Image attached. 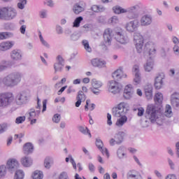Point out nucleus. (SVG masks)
I'll use <instances>...</instances> for the list:
<instances>
[{"mask_svg":"<svg viewBox=\"0 0 179 179\" xmlns=\"http://www.w3.org/2000/svg\"><path fill=\"white\" fill-rule=\"evenodd\" d=\"M22 152L24 155H31L34 152V145L31 143H27L22 147Z\"/></svg>","mask_w":179,"mask_h":179,"instance_id":"obj_26","label":"nucleus"},{"mask_svg":"<svg viewBox=\"0 0 179 179\" xmlns=\"http://www.w3.org/2000/svg\"><path fill=\"white\" fill-rule=\"evenodd\" d=\"M10 57L13 61L17 62L19 61H22L23 54L22 53V50L19 49H15L11 51Z\"/></svg>","mask_w":179,"mask_h":179,"instance_id":"obj_22","label":"nucleus"},{"mask_svg":"<svg viewBox=\"0 0 179 179\" xmlns=\"http://www.w3.org/2000/svg\"><path fill=\"white\" fill-rule=\"evenodd\" d=\"M122 90V85L115 81V80H110L108 83V91L109 93H111L112 94H118L119 93H121V91Z\"/></svg>","mask_w":179,"mask_h":179,"instance_id":"obj_9","label":"nucleus"},{"mask_svg":"<svg viewBox=\"0 0 179 179\" xmlns=\"http://www.w3.org/2000/svg\"><path fill=\"white\" fill-rule=\"evenodd\" d=\"M129 111V103L125 101L120 102L112 109V114L113 117L118 118L116 121L115 125L118 128H121L127 124L128 117L126 114Z\"/></svg>","mask_w":179,"mask_h":179,"instance_id":"obj_2","label":"nucleus"},{"mask_svg":"<svg viewBox=\"0 0 179 179\" xmlns=\"http://www.w3.org/2000/svg\"><path fill=\"white\" fill-rule=\"evenodd\" d=\"M167 162L169 169L172 171H176V170H177V164H176V162H174V161L170 158L167 159Z\"/></svg>","mask_w":179,"mask_h":179,"instance_id":"obj_48","label":"nucleus"},{"mask_svg":"<svg viewBox=\"0 0 179 179\" xmlns=\"http://www.w3.org/2000/svg\"><path fill=\"white\" fill-rule=\"evenodd\" d=\"M22 82V73L13 72L6 76L3 80L0 78V85L3 83L6 87H15Z\"/></svg>","mask_w":179,"mask_h":179,"instance_id":"obj_4","label":"nucleus"},{"mask_svg":"<svg viewBox=\"0 0 179 179\" xmlns=\"http://www.w3.org/2000/svg\"><path fill=\"white\" fill-rule=\"evenodd\" d=\"M154 100L155 103H163V100H164L163 94L160 92H156L154 96Z\"/></svg>","mask_w":179,"mask_h":179,"instance_id":"obj_40","label":"nucleus"},{"mask_svg":"<svg viewBox=\"0 0 179 179\" xmlns=\"http://www.w3.org/2000/svg\"><path fill=\"white\" fill-rule=\"evenodd\" d=\"M15 96L12 92H3L0 94V108H8L13 104Z\"/></svg>","mask_w":179,"mask_h":179,"instance_id":"obj_7","label":"nucleus"},{"mask_svg":"<svg viewBox=\"0 0 179 179\" xmlns=\"http://www.w3.org/2000/svg\"><path fill=\"white\" fill-rule=\"evenodd\" d=\"M10 123H2L0 124V134L6 132L9 128H10Z\"/></svg>","mask_w":179,"mask_h":179,"instance_id":"obj_44","label":"nucleus"},{"mask_svg":"<svg viewBox=\"0 0 179 179\" xmlns=\"http://www.w3.org/2000/svg\"><path fill=\"white\" fill-rule=\"evenodd\" d=\"M39 17L41 19H47L48 17V10L43 9L39 12Z\"/></svg>","mask_w":179,"mask_h":179,"instance_id":"obj_55","label":"nucleus"},{"mask_svg":"<svg viewBox=\"0 0 179 179\" xmlns=\"http://www.w3.org/2000/svg\"><path fill=\"white\" fill-rule=\"evenodd\" d=\"M38 37H39L41 43L43 47H45V48H51V45H50V43H48L47 41L44 39V37H43V35L41 34V31L38 32Z\"/></svg>","mask_w":179,"mask_h":179,"instance_id":"obj_36","label":"nucleus"},{"mask_svg":"<svg viewBox=\"0 0 179 179\" xmlns=\"http://www.w3.org/2000/svg\"><path fill=\"white\" fill-rule=\"evenodd\" d=\"M19 166H20V164L19 163V161L15 158H9L6 164V167L8 170V171H15L17 169H19Z\"/></svg>","mask_w":179,"mask_h":179,"instance_id":"obj_16","label":"nucleus"},{"mask_svg":"<svg viewBox=\"0 0 179 179\" xmlns=\"http://www.w3.org/2000/svg\"><path fill=\"white\" fill-rule=\"evenodd\" d=\"M31 179H43L44 178V173L43 171L36 170L31 173Z\"/></svg>","mask_w":179,"mask_h":179,"instance_id":"obj_31","label":"nucleus"},{"mask_svg":"<svg viewBox=\"0 0 179 179\" xmlns=\"http://www.w3.org/2000/svg\"><path fill=\"white\" fill-rule=\"evenodd\" d=\"M138 17H139V15L136 13L132 14L130 19L134 20L127 22L124 24V29L128 33H134V43L136 45L137 52L141 54V52L143 51V43L145 39L141 32L136 31L141 26Z\"/></svg>","mask_w":179,"mask_h":179,"instance_id":"obj_1","label":"nucleus"},{"mask_svg":"<svg viewBox=\"0 0 179 179\" xmlns=\"http://www.w3.org/2000/svg\"><path fill=\"white\" fill-rule=\"evenodd\" d=\"M127 179H143L142 174L138 170L132 169L128 171L127 174Z\"/></svg>","mask_w":179,"mask_h":179,"instance_id":"obj_23","label":"nucleus"},{"mask_svg":"<svg viewBox=\"0 0 179 179\" xmlns=\"http://www.w3.org/2000/svg\"><path fill=\"white\" fill-rule=\"evenodd\" d=\"M26 121V116H19L15 119V124H23Z\"/></svg>","mask_w":179,"mask_h":179,"instance_id":"obj_58","label":"nucleus"},{"mask_svg":"<svg viewBox=\"0 0 179 179\" xmlns=\"http://www.w3.org/2000/svg\"><path fill=\"white\" fill-rule=\"evenodd\" d=\"M76 100H80L81 101H85L86 100V95H85L83 91H79L78 92Z\"/></svg>","mask_w":179,"mask_h":179,"instance_id":"obj_54","label":"nucleus"},{"mask_svg":"<svg viewBox=\"0 0 179 179\" xmlns=\"http://www.w3.org/2000/svg\"><path fill=\"white\" fill-rule=\"evenodd\" d=\"M140 6L139 4H136L134 6H131L127 8H126L127 13H132V12H135V10H138Z\"/></svg>","mask_w":179,"mask_h":179,"instance_id":"obj_53","label":"nucleus"},{"mask_svg":"<svg viewBox=\"0 0 179 179\" xmlns=\"http://www.w3.org/2000/svg\"><path fill=\"white\" fill-rule=\"evenodd\" d=\"M96 108V104L90 103V99H87L86 104L85 106V111H93Z\"/></svg>","mask_w":179,"mask_h":179,"instance_id":"obj_38","label":"nucleus"},{"mask_svg":"<svg viewBox=\"0 0 179 179\" xmlns=\"http://www.w3.org/2000/svg\"><path fill=\"white\" fill-rule=\"evenodd\" d=\"M115 40L120 44L125 45L129 43L128 35L122 29H115Z\"/></svg>","mask_w":179,"mask_h":179,"instance_id":"obj_8","label":"nucleus"},{"mask_svg":"<svg viewBox=\"0 0 179 179\" xmlns=\"http://www.w3.org/2000/svg\"><path fill=\"white\" fill-rule=\"evenodd\" d=\"M145 48L148 50L149 55L153 56L156 55V52L157 51V45L153 42H147L145 44Z\"/></svg>","mask_w":179,"mask_h":179,"instance_id":"obj_24","label":"nucleus"},{"mask_svg":"<svg viewBox=\"0 0 179 179\" xmlns=\"http://www.w3.org/2000/svg\"><path fill=\"white\" fill-rule=\"evenodd\" d=\"M132 73L134 74L133 83L135 86L142 83V74L141 73V66L139 64H135L132 68Z\"/></svg>","mask_w":179,"mask_h":179,"instance_id":"obj_10","label":"nucleus"},{"mask_svg":"<svg viewBox=\"0 0 179 179\" xmlns=\"http://www.w3.org/2000/svg\"><path fill=\"white\" fill-rule=\"evenodd\" d=\"M78 130L81 134H83V135H88L89 138H92V134H90V130L86 127L80 126L78 127Z\"/></svg>","mask_w":179,"mask_h":179,"instance_id":"obj_41","label":"nucleus"},{"mask_svg":"<svg viewBox=\"0 0 179 179\" xmlns=\"http://www.w3.org/2000/svg\"><path fill=\"white\" fill-rule=\"evenodd\" d=\"M17 1H18V3L17 4V6L18 9H20L21 10L24 9L27 3V0H17Z\"/></svg>","mask_w":179,"mask_h":179,"instance_id":"obj_52","label":"nucleus"},{"mask_svg":"<svg viewBox=\"0 0 179 179\" xmlns=\"http://www.w3.org/2000/svg\"><path fill=\"white\" fill-rule=\"evenodd\" d=\"M113 29H106L103 33V44L106 47L111 45L113 43V36H114Z\"/></svg>","mask_w":179,"mask_h":179,"instance_id":"obj_13","label":"nucleus"},{"mask_svg":"<svg viewBox=\"0 0 179 179\" xmlns=\"http://www.w3.org/2000/svg\"><path fill=\"white\" fill-rule=\"evenodd\" d=\"M96 145L98 148V149H101L103 146V141L101 139L97 138L96 140Z\"/></svg>","mask_w":179,"mask_h":179,"instance_id":"obj_61","label":"nucleus"},{"mask_svg":"<svg viewBox=\"0 0 179 179\" xmlns=\"http://www.w3.org/2000/svg\"><path fill=\"white\" fill-rule=\"evenodd\" d=\"M166 79V75L164 73H158L154 82V86L157 90H160L164 86V80Z\"/></svg>","mask_w":179,"mask_h":179,"instance_id":"obj_15","label":"nucleus"},{"mask_svg":"<svg viewBox=\"0 0 179 179\" xmlns=\"http://www.w3.org/2000/svg\"><path fill=\"white\" fill-rule=\"evenodd\" d=\"M113 13L115 15H121L122 13H127V8H124L120 6H115L112 8Z\"/></svg>","mask_w":179,"mask_h":179,"instance_id":"obj_32","label":"nucleus"},{"mask_svg":"<svg viewBox=\"0 0 179 179\" xmlns=\"http://www.w3.org/2000/svg\"><path fill=\"white\" fill-rule=\"evenodd\" d=\"M179 99V92H174L171 94L170 96V101L171 103L175 102L176 103V100H178Z\"/></svg>","mask_w":179,"mask_h":179,"instance_id":"obj_51","label":"nucleus"},{"mask_svg":"<svg viewBox=\"0 0 179 179\" xmlns=\"http://www.w3.org/2000/svg\"><path fill=\"white\" fill-rule=\"evenodd\" d=\"M173 54L175 55H179V46L178 45H174L173 48Z\"/></svg>","mask_w":179,"mask_h":179,"instance_id":"obj_64","label":"nucleus"},{"mask_svg":"<svg viewBox=\"0 0 179 179\" xmlns=\"http://www.w3.org/2000/svg\"><path fill=\"white\" fill-rule=\"evenodd\" d=\"M164 115L168 118H171V117H173V109L171 108V106L166 105Z\"/></svg>","mask_w":179,"mask_h":179,"instance_id":"obj_35","label":"nucleus"},{"mask_svg":"<svg viewBox=\"0 0 179 179\" xmlns=\"http://www.w3.org/2000/svg\"><path fill=\"white\" fill-rule=\"evenodd\" d=\"M59 179H69V176H68V173L63 171L59 176Z\"/></svg>","mask_w":179,"mask_h":179,"instance_id":"obj_60","label":"nucleus"},{"mask_svg":"<svg viewBox=\"0 0 179 179\" xmlns=\"http://www.w3.org/2000/svg\"><path fill=\"white\" fill-rule=\"evenodd\" d=\"M117 157L120 160H122V159H127L128 157V154H127V148L124 146H120L116 152Z\"/></svg>","mask_w":179,"mask_h":179,"instance_id":"obj_25","label":"nucleus"},{"mask_svg":"<svg viewBox=\"0 0 179 179\" xmlns=\"http://www.w3.org/2000/svg\"><path fill=\"white\" fill-rule=\"evenodd\" d=\"M17 17V10L13 6L0 7V20H13Z\"/></svg>","mask_w":179,"mask_h":179,"instance_id":"obj_5","label":"nucleus"},{"mask_svg":"<svg viewBox=\"0 0 179 179\" xmlns=\"http://www.w3.org/2000/svg\"><path fill=\"white\" fill-rule=\"evenodd\" d=\"M82 44L87 52H92V48L90 47V45H89V41L87 40H83L82 41Z\"/></svg>","mask_w":179,"mask_h":179,"instance_id":"obj_50","label":"nucleus"},{"mask_svg":"<svg viewBox=\"0 0 179 179\" xmlns=\"http://www.w3.org/2000/svg\"><path fill=\"white\" fill-rule=\"evenodd\" d=\"M41 109V103H40V99H37V106L36 110L34 108L29 109L25 114V117H27V120L30 121L31 125L36 124L37 122V118L40 115V110Z\"/></svg>","mask_w":179,"mask_h":179,"instance_id":"obj_6","label":"nucleus"},{"mask_svg":"<svg viewBox=\"0 0 179 179\" xmlns=\"http://www.w3.org/2000/svg\"><path fill=\"white\" fill-rule=\"evenodd\" d=\"M139 23L143 27L150 26L153 23V17L150 14H145L141 17Z\"/></svg>","mask_w":179,"mask_h":179,"instance_id":"obj_18","label":"nucleus"},{"mask_svg":"<svg viewBox=\"0 0 179 179\" xmlns=\"http://www.w3.org/2000/svg\"><path fill=\"white\" fill-rule=\"evenodd\" d=\"M144 92L147 100H152L153 98V87L152 85H146L144 88Z\"/></svg>","mask_w":179,"mask_h":179,"instance_id":"obj_28","label":"nucleus"},{"mask_svg":"<svg viewBox=\"0 0 179 179\" xmlns=\"http://www.w3.org/2000/svg\"><path fill=\"white\" fill-rule=\"evenodd\" d=\"M43 5L45 6H48L49 8H54L55 6V3L52 0H43Z\"/></svg>","mask_w":179,"mask_h":179,"instance_id":"obj_56","label":"nucleus"},{"mask_svg":"<svg viewBox=\"0 0 179 179\" xmlns=\"http://www.w3.org/2000/svg\"><path fill=\"white\" fill-rule=\"evenodd\" d=\"M20 163L23 167H31L33 166V159L30 157H22Z\"/></svg>","mask_w":179,"mask_h":179,"instance_id":"obj_27","label":"nucleus"},{"mask_svg":"<svg viewBox=\"0 0 179 179\" xmlns=\"http://www.w3.org/2000/svg\"><path fill=\"white\" fill-rule=\"evenodd\" d=\"M54 165V158L51 156H48L44 159L43 166L46 170H50Z\"/></svg>","mask_w":179,"mask_h":179,"instance_id":"obj_29","label":"nucleus"},{"mask_svg":"<svg viewBox=\"0 0 179 179\" xmlns=\"http://www.w3.org/2000/svg\"><path fill=\"white\" fill-rule=\"evenodd\" d=\"M83 22V17L80 16L76 17L73 22V27H80V23Z\"/></svg>","mask_w":179,"mask_h":179,"instance_id":"obj_47","label":"nucleus"},{"mask_svg":"<svg viewBox=\"0 0 179 179\" xmlns=\"http://www.w3.org/2000/svg\"><path fill=\"white\" fill-rule=\"evenodd\" d=\"M91 65L94 68H106L107 66V62L103 59L94 58L91 59Z\"/></svg>","mask_w":179,"mask_h":179,"instance_id":"obj_19","label":"nucleus"},{"mask_svg":"<svg viewBox=\"0 0 179 179\" xmlns=\"http://www.w3.org/2000/svg\"><path fill=\"white\" fill-rule=\"evenodd\" d=\"M143 68L145 72H152L153 68H155V60L153 59H149L146 63L144 64Z\"/></svg>","mask_w":179,"mask_h":179,"instance_id":"obj_30","label":"nucleus"},{"mask_svg":"<svg viewBox=\"0 0 179 179\" xmlns=\"http://www.w3.org/2000/svg\"><path fill=\"white\" fill-rule=\"evenodd\" d=\"M165 179H177V175L174 173H169L165 176Z\"/></svg>","mask_w":179,"mask_h":179,"instance_id":"obj_63","label":"nucleus"},{"mask_svg":"<svg viewBox=\"0 0 179 179\" xmlns=\"http://www.w3.org/2000/svg\"><path fill=\"white\" fill-rule=\"evenodd\" d=\"M8 173V168L6 165L0 166V178H5Z\"/></svg>","mask_w":179,"mask_h":179,"instance_id":"obj_43","label":"nucleus"},{"mask_svg":"<svg viewBox=\"0 0 179 179\" xmlns=\"http://www.w3.org/2000/svg\"><path fill=\"white\" fill-rule=\"evenodd\" d=\"M108 23H109V24H112L113 26H115V24H118L120 23V18H118L117 16L114 15L108 19Z\"/></svg>","mask_w":179,"mask_h":179,"instance_id":"obj_45","label":"nucleus"},{"mask_svg":"<svg viewBox=\"0 0 179 179\" xmlns=\"http://www.w3.org/2000/svg\"><path fill=\"white\" fill-rule=\"evenodd\" d=\"M13 179H24V171L22 169L17 170Z\"/></svg>","mask_w":179,"mask_h":179,"instance_id":"obj_42","label":"nucleus"},{"mask_svg":"<svg viewBox=\"0 0 179 179\" xmlns=\"http://www.w3.org/2000/svg\"><path fill=\"white\" fill-rule=\"evenodd\" d=\"M15 45V41H6L0 43V51L5 52V51H8L11 48H13Z\"/></svg>","mask_w":179,"mask_h":179,"instance_id":"obj_21","label":"nucleus"},{"mask_svg":"<svg viewBox=\"0 0 179 179\" xmlns=\"http://www.w3.org/2000/svg\"><path fill=\"white\" fill-rule=\"evenodd\" d=\"M52 121L55 122V124H59V122L61 121V115L56 113L53 115Z\"/></svg>","mask_w":179,"mask_h":179,"instance_id":"obj_57","label":"nucleus"},{"mask_svg":"<svg viewBox=\"0 0 179 179\" xmlns=\"http://www.w3.org/2000/svg\"><path fill=\"white\" fill-rule=\"evenodd\" d=\"M124 136L125 133H124V131H119L118 133L115 134L114 138L117 141V145H120V143H122Z\"/></svg>","mask_w":179,"mask_h":179,"instance_id":"obj_34","label":"nucleus"},{"mask_svg":"<svg viewBox=\"0 0 179 179\" xmlns=\"http://www.w3.org/2000/svg\"><path fill=\"white\" fill-rule=\"evenodd\" d=\"M135 94V88L132 84H127L124 86L123 96L125 100H131Z\"/></svg>","mask_w":179,"mask_h":179,"instance_id":"obj_14","label":"nucleus"},{"mask_svg":"<svg viewBox=\"0 0 179 179\" xmlns=\"http://www.w3.org/2000/svg\"><path fill=\"white\" fill-rule=\"evenodd\" d=\"M112 76L115 80H121V79H124L128 77L127 73H124L122 67H120L116 71H115L113 73Z\"/></svg>","mask_w":179,"mask_h":179,"instance_id":"obj_20","label":"nucleus"},{"mask_svg":"<svg viewBox=\"0 0 179 179\" xmlns=\"http://www.w3.org/2000/svg\"><path fill=\"white\" fill-rule=\"evenodd\" d=\"M65 66V61L62 56L58 55L56 58V62L54 64L53 68L55 70V73L57 72H61L64 69V66Z\"/></svg>","mask_w":179,"mask_h":179,"instance_id":"obj_17","label":"nucleus"},{"mask_svg":"<svg viewBox=\"0 0 179 179\" xmlns=\"http://www.w3.org/2000/svg\"><path fill=\"white\" fill-rule=\"evenodd\" d=\"M80 38L79 34H72L70 35V40L71 41H78V40Z\"/></svg>","mask_w":179,"mask_h":179,"instance_id":"obj_59","label":"nucleus"},{"mask_svg":"<svg viewBox=\"0 0 179 179\" xmlns=\"http://www.w3.org/2000/svg\"><path fill=\"white\" fill-rule=\"evenodd\" d=\"M91 10H92V12L99 13V12H104V10H106V8H104L103 6L93 5L91 7Z\"/></svg>","mask_w":179,"mask_h":179,"instance_id":"obj_46","label":"nucleus"},{"mask_svg":"<svg viewBox=\"0 0 179 179\" xmlns=\"http://www.w3.org/2000/svg\"><path fill=\"white\" fill-rule=\"evenodd\" d=\"M65 160L66 163H69L70 162L73 166V169H74V170H76V162H75V159H73L72 155H69L68 157H66Z\"/></svg>","mask_w":179,"mask_h":179,"instance_id":"obj_49","label":"nucleus"},{"mask_svg":"<svg viewBox=\"0 0 179 179\" xmlns=\"http://www.w3.org/2000/svg\"><path fill=\"white\" fill-rule=\"evenodd\" d=\"M145 113L147 114V118L152 122V124H157L162 125L163 124V107H157L155 104H149L147 106Z\"/></svg>","mask_w":179,"mask_h":179,"instance_id":"obj_3","label":"nucleus"},{"mask_svg":"<svg viewBox=\"0 0 179 179\" xmlns=\"http://www.w3.org/2000/svg\"><path fill=\"white\" fill-rule=\"evenodd\" d=\"M14 34L12 32H0V40H7V38H12Z\"/></svg>","mask_w":179,"mask_h":179,"instance_id":"obj_39","label":"nucleus"},{"mask_svg":"<svg viewBox=\"0 0 179 179\" xmlns=\"http://www.w3.org/2000/svg\"><path fill=\"white\" fill-rule=\"evenodd\" d=\"M171 41L175 44V45H178L179 44V38L176 36H172Z\"/></svg>","mask_w":179,"mask_h":179,"instance_id":"obj_62","label":"nucleus"},{"mask_svg":"<svg viewBox=\"0 0 179 179\" xmlns=\"http://www.w3.org/2000/svg\"><path fill=\"white\" fill-rule=\"evenodd\" d=\"M91 85L92 87L90 88V91L93 94H95L96 96H99L100 93L101 92V87H103V82L101 80H96V78H94L91 81Z\"/></svg>","mask_w":179,"mask_h":179,"instance_id":"obj_12","label":"nucleus"},{"mask_svg":"<svg viewBox=\"0 0 179 179\" xmlns=\"http://www.w3.org/2000/svg\"><path fill=\"white\" fill-rule=\"evenodd\" d=\"M27 101H29V96L26 92H20L15 96V103L17 107H22V106H24V104H27Z\"/></svg>","mask_w":179,"mask_h":179,"instance_id":"obj_11","label":"nucleus"},{"mask_svg":"<svg viewBox=\"0 0 179 179\" xmlns=\"http://www.w3.org/2000/svg\"><path fill=\"white\" fill-rule=\"evenodd\" d=\"M72 10L75 15H80L82 12H85V8L80 6L79 3H76L73 5Z\"/></svg>","mask_w":179,"mask_h":179,"instance_id":"obj_33","label":"nucleus"},{"mask_svg":"<svg viewBox=\"0 0 179 179\" xmlns=\"http://www.w3.org/2000/svg\"><path fill=\"white\" fill-rule=\"evenodd\" d=\"M10 66H12V64H10V62L3 60L0 64V72H2L6 69H8V68H10Z\"/></svg>","mask_w":179,"mask_h":179,"instance_id":"obj_37","label":"nucleus"}]
</instances>
